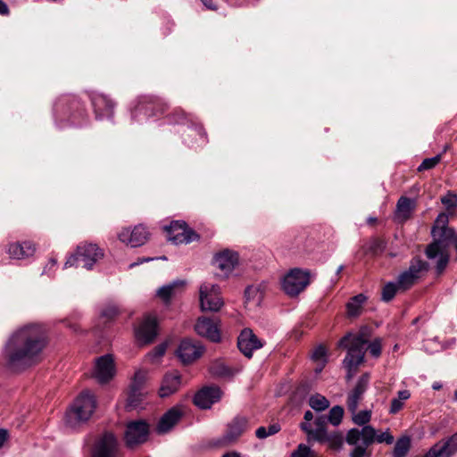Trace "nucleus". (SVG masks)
Wrapping results in <instances>:
<instances>
[{
  "label": "nucleus",
  "mask_w": 457,
  "mask_h": 457,
  "mask_svg": "<svg viewBox=\"0 0 457 457\" xmlns=\"http://www.w3.org/2000/svg\"><path fill=\"white\" fill-rule=\"evenodd\" d=\"M167 342L159 344L152 351L145 354V361L150 364H159L167 351Z\"/></svg>",
  "instance_id": "obj_36"
},
{
  "label": "nucleus",
  "mask_w": 457,
  "mask_h": 457,
  "mask_svg": "<svg viewBox=\"0 0 457 457\" xmlns=\"http://www.w3.org/2000/svg\"><path fill=\"white\" fill-rule=\"evenodd\" d=\"M8 439V431L6 429H0V448L4 445Z\"/></svg>",
  "instance_id": "obj_53"
},
{
  "label": "nucleus",
  "mask_w": 457,
  "mask_h": 457,
  "mask_svg": "<svg viewBox=\"0 0 457 457\" xmlns=\"http://www.w3.org/2000/svg\"><path fill=\"white\" fill-rule=\"evenodd\" d=\"M115 372V364L112 354H105L96 360L93 377L99 383H107L114 377Z\"/></svg>",
  "instance_id": "obj_15"
},
{
  "label": "nucleus",
  "mask_w": 457,
  "mask_h": 457,
  "mask_svg": "<svg viewBox=\"0 0 457 457\" xmlns=\"http://www.w3.org/2000/svg\"><path fill=\"white\" fill-rule=\"evenodd\" d=\"M312 359L317 363L316 372H320L328 361L326 348L322 345L317 346L312 354Z\"/></svg>",
  "instance_id": "obj_40"
},
{
  "label": "nucleus",
  "mask_w": 457,
  "mask_h": 457,
  "mask_svg": "<svg viewBox=\"0 0 457 457\" xmlns=\"http://www.w3.org/2000/svg\"><path fill=\"white\" fill-rule=\"evenodd\" d=\"M441 160V154H437L432 158L425 159L418 168L419 171L426 170L434 168L439 163Z\"/></svg>",
  "instance_id": "obj_48"
},
{
  "label": "nucleus",
  "mask_w": 457,
  "mask_h": 457,
  "mask_svg": "<svg viewBox=\"0 0 457 457\" xmlns=\"http://www.w3.org/2000/svg\"><path fill=\"white\" fill-rule=\"evenodd\" d=\"M352 419L354 424L358 426H368L367 424L370 422L371 419V411H361L359 412L354 411L352 413Z\"/></svg>",
  "instance_id": "obj_46"
},
{
  "label": "nucleus",
  "mask_w": 457,
  "mask_h": 457,
  "mask_svg": "<svg viewBox=\"0 0 457 457\" xmlns=\"http://www.w3.org/2000/svg\"><path fill=\"white\" fill-rule=\"evenodd\" d=\"M223 457H240V455L237 453H230L224 454Z\"/></svg>",
  "instance_id": "obj_58"
},
{
  "label": "nucleus",
  "mask_w": 457,
  "mask_h": 457,
  "mask_svg": "<svg viewBox=\"0 0 457 457\" xmlns=\"http://www.w3.org/2000/svg\"><path fill=\"white\" fill-rule=\"evenodd\" d=\"M442 204L446 209L451 210L457 206V195L452 193H448L441 198Z\"/></svg>",
  "instance_id": "obj_49"
},
{
  "label": "nucleus",
  "mask_w": 457,
  "mask_h": 457,
  "mask_svg": "<svg viewBox=\"0 0 457 457\" xmlns=\"http://www.w3.org/2000/svg\"><path fill=\"white\" fill-rule=\"evenodd\" d=\"M52 266L55 265L56 261L54 259H51L49 262Z\"/></svg>",
  "instance_id": "obj_62"
},
{
  "label": "nucleus",
  "mask_w": 457,
  "mask_h": 457,
  "mask_svg": "<svg viewBox=\"0 0 457 457\" xmlns=\"http://www.w3.org/2000/svg\"><path fill=\"white\" fill-rule=\"evenodd\" d=\"M96 409V398L89 391L83 392L66 412L65 424L75 429L87 421Z\"/></svg>",
  "instance_id": "obj_3"
},
{
  "label": "nucleus",
  "mask_w": 457,
  "mask_h": 457,
  "mask_svg": "<svg viewBox=\"0 0 457 457\" xmlns=\"http://www.w3.org/2000/svg\"><path fill=\"white\" fill-rule=\"evenodd\" d=\"M343 416L344 409L339 405H336L330 409L328 415V421L334 427H337L342 422Z\"/></svg>",
  "instance_id": "obj_43"
},
{
  "label": "nucleus",
  "mask_w": 457,
  "mask_h": 457,
  "mask_svg": "<svg viewBox=\"0 0 457 457\" xmlns=\"http://www.w3.org/2000/svg\"><path fill=\"white\" fill-rule=\"evenodd\" d=\"M264 285H253L246 287L245 291V298L248 302H253L255 304H259L262 300Z\"/></svg>",
  "instance_id": "obj_38"
},
{
  "label": "nucleus",
  "mask_w": 457,
  "mask_h": 457,
  "mask_svg": "<svg viewBox=\"0 0 457 457\" xmlns=\"http://www.w3.org/2000/svg\"><path fill=\"white\" fill-rule=\"evenodd\" d=\"M344 270V266H343V265H340V266L337 268V275H339V274L342 272V270Z\"/></svg>",
  "instance_id": "obj_60"
},
{
  "label": "nucleus",
  "mask_w": 457,
  "mask_h": 457,
  "mask_svg": "<svg viewBox=\"0 0 457 457\" xmlns=\"http://www.w3.org/2000/svg\"><path fill=\"white\" fill-rule=\"evenodd\" d=\"M186 282L184 280H174L171 283L161 287L157 290V296L163 302L168 303L170 298L179 294L185 287Z\"/></svg>",
  "instance_id": "obj_31"
},
{
  "label": "nucleus",
  "mask_w": 457,
  "mask_h": 457,
  "mask_svg": "<svg viewBox=\"0 0 457 457\" xmlns=\"http://www.w3.org/2000/svg\"><path fill=\"white\" fill-rule=\"evenodd\" d=\"M118 238L120 242L131 247H138L143 245L149 238V232L143 225H137L130 229L129 228H123L118 234Z\"/></svg>",
  "instance_id": "obj_17"
},
{
  "label": "nucleus",
  "mask_w": 457,
  "mask_h": 457,
  "mask_svg": "<svg viewBox=\"0 0 457 457\" xmlns=\"http://www.w3.org/2000/svg\"><path fill=\"white\" fill-rule=\"evenodd\" d=\"M157 334V320L152 315H145L135 328V337L140 344L152 343Z\"/></svg>",
  "instance_id": "obj_14"
},
{
  "label": "nucleus",
  "mask_w": 457,
  "mask_h": 457,
  "mask_svg": "<svg viewBox=\"0 0 457 457\" xmlns=\"http://www.w3.org/2000/svg\"><path fill=\"white\" fill-rule=\"evenodd\" d=\"M195 331L202 337L212 342L220 341V332L217 320L207 317H199L195 324Z\"/></svg>",
  "instance_id": "obj_20"
},
{
  "label": "nucleus",
  "mask_w": 457,
  "mask_h": 457,
  "mask_svg": "<svg viewBox=\"0 0 457 457\" xmlns=\"http://www.w3.org/2000/svg\"><path fill=\"white\" fill-rule=\"evenodd\" d=\"M454 400L457 401V390L454 392Z\"/></svg>",
  "instance_id": "obj_64"
},
{
  "label": "nucleus",
  "mask_w": 457,
  "mask_h": 457,
  "mask_svg": "<svg viewBox=\"0 0 457 457\" xmlns=\"http://www.w3.org/2000/svg\"><path fill=\"white\" fill-rule=\"evenodd\" d=\"M213 372H214V373H216V374H218V375H223V374H224V372H223V371H219V372H218V371H213Z\"/></svg>",
  "instance_id": "obj_63"
},
{
  "label": "nucleus",
  "mask_w": 457,
  "mask_h": 457,
  "mask_svg": "<svg viewBox=\"0 0 457 457\" xmlns=\"http://www.w3.org/2000/svg\"><path fill=\"white\" fill-rule=\"evenodd\" d=\"M416 202L413 199L402 196L397 202L395 218L399 221H404L410 218L414 210Z\"/></svg>",
  "instance_id": "obj_33"
},
{
  "label": "nucleus",
  "mask_w": 457,
  "mask_h": 457,
  "mask_svg": "<svg viewBox=\"0 0 457 457\" xmlns=\"http://www.w3.org/2000/svg\"><path fill=\"white\" fill-rule=\"evenodd\" d=\"M327 422H328V416L326 417L324 415H321L315 420L314 428H312V425L310 423H302L300 427L302 430H303L307 434L309 438L316 440V433L318 431H328Z\"/></svg>",
  "instance_id": "obj_34"
},
{
  "label": "nucleus",
  "mask_w": 457,
  "mask_h": 457,
  "mask_svg": "<svg viewBox=\"0 0 457 457\" xmlns=\"http://www.w3.org/2000/svg\"><path fill=\"white\" fill-rule=\"evenodd\" d=\"M118 308L114 304H109L101 312V317L111 320L118 314Z\"/></svg>",
  "instance_id": "obj_50"
},
{
  "label": "nucleus",
  "mask_w": 457,
  "mask_h": 457,
  "mask_svg": "<svg viewBox=\"0 0 457 457\" xmlns=\"http://www.w3.org/2000/svg\"><path fill=\"white\" fill-rule=\"evenodd\" d=\"M188 135L191 136H197V144L198 145H204L207 142L206 135L201 126H195V127H189L188 128Z\"/></svg>",
  "instance_id": "obj_47"
},
{
  "label": "nucleus",
  "mask_w": 457,
  "mask_h": 457,
  "mask_svg": "<svg viewBox=\"0 0 457 457\" xmlns=\"http://www.w3.org/2000/svg\"><path fill=\"white\" fill-rule=\"evenodd\" d=\"M199 302L203 312H218L223 306L220 287L217 284L205 281L199 287Z\"/></svg>",
  "instance_id": "obj_7"
},
{
  "label": "nucleus",
  "mask_w": 457,
  "mask_h": 457,
  "mask_svg": "<svg viewBox=\"0 0 457 457\" xmlns=\"http://www.w3.org/2000/svg\"><path fill=\"white\" fill-rule=\"evenodd\" d=\"M312 419H313L312 412L311 411H305V413H304L305 422L304 423H309Z\"/></svg>",
  "instance_id": "obj_57"
},
{
  "label": "nucleus",
  "mask_w": 457,
  "mask_h": 457,
  "mask_svg": "<svg viewBox=\"0 0 457 457\" xmlns=\"http://www.w3.org/2000/svg\"><path fill=\"white\" fill-rule=\"evenodd\" d=\"M425 253L428 260L435 261L436 272L438 274H441L445 270V269L446 268V266L449 262V259H450L449 251L445 248L440 247L439 249L434 250V252L432 253V256H431V255H428L429 252H428V245L426 248Z\"/></svg>",
  "instance_id": "obj_32"
},
{
  "label": "nucleus",
  "mask_w": 457,
  "mask_h": 457,
  "mask_svg": "<svg viewBox=\"0 0 457 457\" xmlns=\"http://www.w3.org/2000/svg\"><path fill=\"white\" fill-rule=\"evenodd\" d=\"M429 269L427 262L413 258L409 268L397 278L396 283L402 292L410 289Z\"/></svg>",
  "instance_id": "obj_9"
},
{
  "label": "nucleus",
  "mask_w": 457,
  "mask_h": 457,
  "mask_svg": "<svg viewBox=\"0 0 457 457\" xmlns=\"http://www.w3.org/2000/svg\"><path fill=\"white\" fill-rule=\"evenodd\" d=\"M117 439L113 434L106 432L96 441L91 457H116L118 451Z\"/></svg>",
  "instance_id": "obj_13"
},
{
  "label": "nucleus",
  "mask_w": 457,
  "mask_h": 457,
  "mask_svg": "<svg viewBox=\"0 0 457 457\" xmlns=\"http://www.w3.org/2000/svg\"><path fill=\"white\" fill-rule=\"evenodd\" d=\"M158 259H161V260H166L167 258L165 256H162V257H158V258H152V257H141V258H138L137 260V262H132L129 265V269H132L137 265H140L142 263H145V262H151V261H154V260H158Z\"/></svg>",
  "instance_id": "obj_52"
},
{
  "label": "nucleus",
  "mask_w": 457,
  "mask_h": 457,
  "mask_svg": "<svg viewBox=\"0 0 457 457\" xmlns=\"http://www.w3.org/2000/svg\"><path fill=\"white\" fill-rule=\"evenodd\" d=\"M316 442L327 445L328 451L332 453H340L346 442V436L340 430L318 431L316 433Z\"/></svg>",
  "instance_id": "obj_19"
},
{
  "label": "nucleus",
  "mask_w": 457,
  "mask_h": 457,
  "mask_svg": "<svg viewBox=\"0 0 457 457\" xmlns=\"http://www.w3.org/2000/svg\"><path fill=\"white\" fill-rule=\"evenodd\" d=\"M181 386V375L177 370L167 372L161 383L159 395L168 397L176 393Z\"/></svg>",
  "instance_id": "obj_26"
},
{
  "label": "nucleus",
  "mask_w": 457,
  "mask_h": 457,
  "mask_svg": "<svg viewBox=\"0 0 457 457\" xmlns=\"http://www.w3.org/2000/svg\"><path fill=\"white\" fill-rule=\"evenodd\" d=\"M47 329L41 323H28L15 329L3 351L6 365L21 370L37 361L46 345Z\"/></svg>",
  "instance_id": "obj_1"
},
{
  "label": "nucleus",
  "mask_w": 457,
  "mask_h": 457,
  "mask_svg": "<svg viewBox=\"0 0 457 457\" xmlns=\"http://www.w3.org/2000/svg\"><path fill=\"white\" fill-rule=\"evenodd\" d=\"M175 114H176V115H177V114H178V115H180V116H181V117H180V119H179V120H172V119H170H170H169V122H170V123H179V122H182V120H184V119H185V118H184V112H183L182 111H178V112H176V113H175Z\"/></svg>",
  "instance_id": "obj_55"
},
{
  "label": "nucleus",
  "mask_w": 457,
  "mask_h": 457,
  "mask_svg": "<svg viewBox=\"0 0 457 457\" xmlns=\"http://www.w3.org/2000/svg\"><path fill=\"white\" fill-rule=\"evenodd\" d=\"M453 243L454 244V247H455V249L457 251V235L454 236Z\"/></svg>",
  "instance_id": "obj_61"
},
{
  "label": "nucleus",
  "mask_w": 457,
  "mask_h": 457,
  "mask_svg": "<svg viewBox=\"0 0 457 457\" xmlns=\"http://www.w3.org/2000/svg\"><path fill=\"white\" fill-rule=\"evenodd\" d=\"M291 457H320V455L308 445L300 444L291 453Z\"/></svg>",
  "instance_id": "obj_45"
},
{
  "label": "nucleus",
  "mask_w": 457,
  "mask_h": 457,
  "mask_svg": "<svg viewBox=\"0 0 457 457\" xmlns=\"http://www.w3.org/2000/svg\"><path fill=\"white\" fill-rule=\"evenodd\" d=\"M281 427L278 423H273L269 427H260L255 431V436L259 439H265L270 436L278 433Z\"/></svg>",
  "instance_id": "obj_42"
},
{
  "label": "nucleus",
  "mask_w": 457,
  "mask_h": 457,
  "mask_svg": "<svg viewBox=\"0 0 457 457\" xmlns=\"http://www.w3.org/2000/svg\"><path fill=\"white\" fill-rule=\"evenodd\" d=\"M411 397V393L409 390H401L397 394V397L392 399L391 405L389 409L390 414H395L400 410L403 409L404 405V402L407 401Z\"/></svg>",
  "instance_id": "obj_39"
},
{
  "label": "nucleus",
  "mask_w": 457,
  "mask_h": 457,
  "mask_svg": "<svg viewBox=\"0 0 457 457\" xmlns=\"http://www.w3.org/2000/svg\"><path fill=\"white\" fill-rule=\"evenodd\" d=\"M366 445H354V448L351 451L349 457H364L367 453Z\"/></svg>",
  "instance_id": "obj_51"
},
{
  "label": "nucleus",
  "mask_w": 457,
  "mask_h": 457,
  "mask_svg": "<svg viewBox=\"0 0 457 457\" xmlns=\"http://www.w3.org/2000/svg\"><path fill=\"white\" fill-rule=\"evenodd\" d=\"M167 233L169 240L176 245L189 244L198 237L194 230L180 220L172 221L167 228Z\"/></svg>",
  "instance_id": "obj_12"
},
{
  "label": "nucleus",
  "mask_w": 457,
  "mask_h": 457,
  "mask_svg": "<svg viewBox=\"0 0 457 457\" xmlns=\"http://www.w3.org/2000/svg\"><path fill=\"white\" fill-rule=\"evenodd\" d=\"M221 397V391L217 386H206L198 391L195 397L194 403L201 409H209L218 402Z\"/></svg>",
  "instance_id": "obj_23"
},
{
  "label": "nucleus",
  "mask_w": 457,
  "mask_h": 457,
  "mask_svg": "<svg viewBox=\"0 0 457 457\" xmlns=\"http://www.w3.org/2000/svg\"><path fill=\"white\" fill-rule=\"evenodd\" d=\"M411 446V439L409 436H400L394 446L392 457H405Z\"/></svg>",
  "instance_id": "obj_35"
},
{
  "label": "nucleus",
  "mask_w": 457,
  "mask_h": 457,
  "mask_svg": "<svg viewBox=\"0 0 457 457\" xmlns=\"http://www.w3.org/2000/svg\"><path fill=\"white\" fill-rule=\"evenodd\" d=\"M36 251L35 245L29 241L22 243H12L8 246V254L12 259H27L34 254Z\"/></svg>",
  "instance_id": "obj_30"
},
{
  "label": "nucleus",
  "mask_w": 457,
  "mask_h": 457,
  "mask_svg": "<svg viewBox=\"0 0 457 457\" xmlns=\"http://www.w3.org/2000/svg\"><path fill=\"white\" fill-rule=\"evenodd\" d=\"M309 405L316 411H322L329 407V401L325 396L316 394L310 397Z\"/></svg>",
  "instance_id": "obj_41"
},
{
  "label": "nucleus",
  "mask_w": 457,
  "mask_h": 457,
  "mask_svg": "<svg viewBox=\"0 0 457 457\" xmlns=\"http://www.w3.org/2000/svg\"><path fill=\"white\" fill-rule=\"evenodd\" d=\"M9 13V8L7 4L3 1L0 0V14L6 15Z\"/></svg>",
  "instance_id": "obj_54"
},
{
  "label": "nucleus",
  "mask_w": 457,
  "mask_h": 457,
  "mask_svg": "<svg viewBox=\"0 0 457 457\" xmlns=\"http://www.w3.org/2000/svg\"><path fill=\"white\" fill-rule=\"evenodd\" d=\"M457 453V432L445 440L435 444L424 457H453Z\"/></svg>",
  "instance_id": "obj_22"
},
{
  "label": "nucleus",
  "mask_w": 457,
  "mask_h": 457,
  "mask_svg": "<svg viewBox=\"0 0 457 457\" xmlns=\"http://www.w3.org/2000/svg\"><path fill=\"white\" fill-rule=\"evenodd\" d=\"M155 103L148 96L140 97L132 110V119L137 122H145L154 114Z\"/></svg>",
  "instance_id": "obj_27"
},
{
  "label": "nucleus",
  "mask_w": 457,
  "mask_h": 457,
  "mask_svg": "<svg viewBox=\"0 0 457 457\" xmlns=\"http://www.w3.org/2000/svg\"><path fill=\"white\" fill-rule=\"evenodd\" d=\"M367 297L359 294L350 299L346 304L347 314L349 317H356L361 313L362 304L365 303Z\"/></svg>",
  "instance_id": "obj_37"
},
{
  "label": "nucleus",
  "mask_w": 457,
  "mask_h": 457,
  "mask_svg": "<svg viewBox=\"0 0 457 457\" xmlns=\"http://www.w3.org/2000/svg\"><path fill=\"white\" fill-rule=\"evenodd\" d=\"M441 386H441V384H440V383H438V382H436V383H434V384L432 385V388H433V389H435V390H438V389H440V388H441Z\"/></svg>",
  "instance_id": "obj_59"
},
{
  "label": "nucleus",
  "mask_w": 457,
  "mask_h": 457,
  "mask_svg": "<svg viewBox=\"0 0 457 457\" xmlns=\"http://www.w3.org/2000/svg\"><path fill=\"white\" fill-rule=\"evenodd\" d=\"M369 333L363 328L358 334H347L338 343L339 347L347 349V354L343 361V365L347 371L346 379L350 380L355 375L359 365L364 361L365 352L378 358L381 353V340L375 339L368 345Z\"/></svg>",
  "instance_id": "obj_2"
},
{
  "label": "nucleus",
  "mask_w": 457,
  "mask_h": 457,
  "mask_svg": "<svg viewBox=\"0 0 457 457\" xmlns=\"http://www.w3.org/2000/svg\"><path fill=\"white\" fill-rule=\"evenodd\" d=\"M103 256V251L96 245H80L78 246L76 253L67 259L64 268L76 266L91 270L94 264L101 260Z\"/></svg>",
  "instance_id": "obj_6"
},
{
  "label": "nucleus",
  "mask_w": 457,
  "mask_h": 457,
  "mask_svg": "<svg viewBox=\"0 0 457 457\" xmlns=\"http://www.w3.org/2000/svg\"><path fill=\"white\" fill-rule=\"evenodd\" d=\"M149 436V424L145 420L130 421L127 425L125 441L129 447L145 443Z\"/></svg>",
  "instance_id": "obj_11"
},
{
  "label": "nucleus",
  "mask_w": 457,
  "mask_h": 457,
  "mask_svg": "<svg viewBox=\"0 0 457 457\" xmlns=\"http://www.w3.org/2000/svg\"><path fill=\"white\" fill-rule=\"evenodd\" d=\"M370 373H364L359 379L353 389V391L348 395L347 398V408L351 413H354L357 411L359 402L361 399L362 395L366 391L369 383H370Z\"/></svg>",
  "instance_id": "obj_24"
},
{
  "label": "nucleus",
  "mask_w": 457,
  "mask_h": 457,
  "mask_svg": "<svg viewBox=\"0 0 457 457\" xmlns=\"http://www.w3.org/2000/svg\"><path fill=\"white\" fill-rule=\"evenodd\" d=\"M448 221V215L445 213H440L436 217L431 230L433 242L428 245V255L432 256L434 250L440 247L448 250L450 244L453 243L455 232L447 226Z\"/></svg>",
  "instance_id": "obj_5"
},
{
  "label": "nucleus",
  "mask_w": 457,
  "mask_h": 457,
  "mask_svg": "<svg viewBox=\"0 0 457 457\" xmlns=\"http://www.w3.org/2000/svg\"><path fill=\"white\" fill-rule=\"evenodd\" d=\"M238 263V255L236 252L223 250L214 255L212 264L220 271V277L227 278Z\"/></svg>",
  "instance_id": "obj_18"
},
{
  "label": "nucleus",
  "mask_w": 457,
  "mask_h": 457,
  "mask_svg": "<svg viewBox=\"0 0 457 457\" xmlns=\"http://www.w3.org/2000/svg\"><path fill=\"white\" fill-rule=\"evenodd\" d=\"M204 353V347L201 344L189 338L180 341L176 351V357L184 364H190L199 359Z\"/></svg>",
  "instance_id": "obj_10"
},
{
  "label": "nucleus",
  "mask_w": 457,
  "mask_h": 457,
  "mask_svg": "<svg viewBox=\"0 0 457 457\" xmlns=\"http://www.w3.org/2000/svg\"><path fill=\"white\" fill-rule=\"evenodd\" d=\"M311 273L307 270L292 269L282 279L281 287L290 296H296L310 284Z\"/></svg>",
  "instance_id": "obj_8"
},
{
  "label": "nucleus",
  "mask_w": 457,
  "mask_h": 457,
  "mask_svg": "<svg viewBox=\"0 0 457 457\" xmlns=\"http://www.w3.org/2000/svg\"><path fill=\"white\" fill-rule=\"evenodd\" d=\"M202 3L210 10H215L216 6L212 4V0H201Z\"/></svg>",
  "instance_id": "obj_56"
},
{
  "label": "nucleus",
  "mask_w": 457,
  "mask_h": 457,
  "mask_svg": "<svg viewBox=\"0 0 457 457\" xmlns=\"http://www.w3.org/2000/svg\"><path fill=\"white\" fill-rule=\"evenodd\" d=\"M401 291L398 284L395 282H388L382 289V300L385 302L391 301L397 292Z\"/></svg>",
  "instance_id": "obj_44"
},
{
  "label": "nucleus",
  "mask_w": 457,
  "mask_h": 457,
  "mask_svg": "<svg viewBox=\"0 0 457 457\" xmlns=\"http://www.w3.org/2000/svg\"><path fill=\"white\" fill-rule=\"evenodd\" d=\"M147 378V372L138 370L135 372L130 385L128 396V404L132 407L138 406L144 395L143 387Z\"/></svg>",
  "instance_id": "obj_21"
},
{
  "label": "nucleus",
  "mask_w": 457,
  "mask_h": 457,
  "mask_svg": "<svg viewBox=\"0 0 457 457\" xmlns=\"http://www.w3.org/2000/svg\"><path fill=\"white\" fill-rule=\"evenodd\" d=\"M361 440L366 446L373 443L392 445L395 441L394 436L389 429L383 432H378L371 426H364L361 429L351 428L346 433V443L350 445H355Z\"/></svg>",
  "instance_id": "obj_4"
},
{
  "label": "nucleus",
  "mask_w": 457,
  "mask_h": 457,
  "mask_svg": "<svg viewBox=\"0 0 457 457\" xmlns=\"http://www.w3.org/2000/svg\"><path fill=\"white\" fill-rule=\"evenodd\" d=\"M249 422L245 417H236L228 425L223 437L227 444L233 443L248 428Z\"/></svg>",
  "instance_id": "obj_28"
},
{
  "label": "nucleus",
  "mask_w": 457,
  "mask_h": 457,
  "mask_svg": "<svg viewBox=\"0 0 457 457\" xmlns=\"http://www.w3.org/2000/svg\"><path fill=\"white\" fill-rule=\"evenodd\" d=\"M97 119L110 118L113 113V103L102 94H96L91 98Z\"/></svg>",
  "instance_id": "obj_29"
},
{
  "label": "nucleus",
  "mask_w": 457,
  "mask_h": 457,
  "mask_svg": "<svg viewBox=\"0 0 457 457\" xmlns=\"http://www.w3.org/2000/svg\"><path fill=\"white\" fill-rule=\"evenodd\" d=\"M263 345L264 342L249 328H244L237 337V347L247 358H251L253 351L261 349Z\"/></svg>",
  "instance_id": "obj_16"
},
{
  "label": "nucleus",
  "mask_w": 457,
  "mask_h": 457,
  "mask_svg": "<svg viewBox=\"0 0 457 457\" xmlns=\"http://www.w3.org/2000/svg\"><path fill=\"white\" fill-rule=\"evenodd\" d=\"M182 417V411L179 407H172L160 419L156 426V432L163 435L170 432Z\"/></svg>",
  "instance_id": "obj_25"
}]
</instances>
